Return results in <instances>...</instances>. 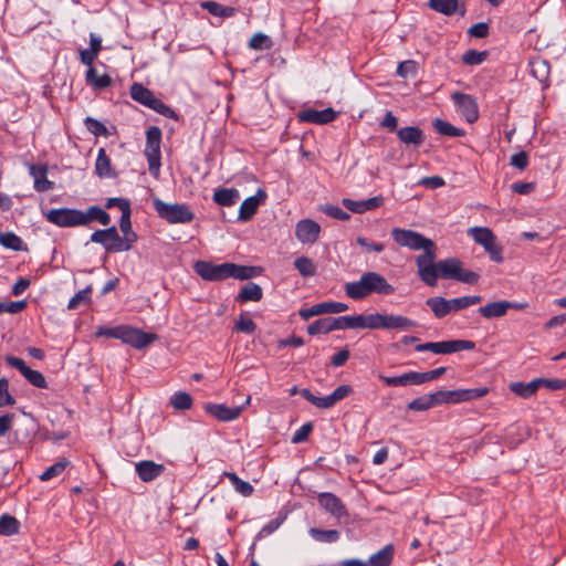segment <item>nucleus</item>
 Listing matches in <instances>:
<instances>
[{
  "label": "nucleus",
  "mask_w": 566,
  "mask_h": 566,
  "mask_svg": "<svg viewBox=\"0 0 566 566\" xmlns=\"http://www.w3.org/2000/svg\"><path fill=\"white\" fill-rule=\"evenodd\" d=\"M86 83L94 90H103L111 85L112 78L107 74H98L96 69L88 67L85 73Z\"/></svg>",
  "instance_id": "nucleus-35"
},
{
  "label": "nucleus",
  "mask_w": 566,
  "mask_h": 566,
  "mask_svg": "<svg viewBox=\"0 0 566 566\" xmlns=\"http://www.w3.org/2000/svg\"><path fill=\"white\" fill-rule=\"evenodd\" d=\"M379 379L387 386L390 387H407V386H417L421 385L420 373L418 371H408L400 376H384L380 375Z\"/></svg>",
  "instance_id": "nucleus-28"
},
{
  "label": "nucleus",
  "mask_w": 566,
  "mask_h": 566,
  "mask_svg": "<svg viewBox=\"0 0 566 566\" xmlns=\"http://www.w3.org/2000/svg\"><path fill=\"white\" fill-rule=\"evenodd\" d=\"M266 193L263 189H258L254 196H251L243 200L239 208L238 219L240 221L250 220L256 212L259 206L264 202Z\"/></svg>",
  "instance_id": "nucleus-25"
},
{
  "label": "nucleus",
  "mask_w": 566,
  "mask_h": 566,
  "mask_svg": "<svg viewBox=\"0 0 566 566\" xmlns=\"http://www.w3.org/2000/svg\"><path fill=\"white\" fill-rule=\"evenodd\" d=\"M193 270L205 281H222L228 277L248 280L255 275L254 268L229 262L213 264L208 261H197Z\"/></svg>",
  "instance_id": "nucleus-3"
},
{
  "label": "nucleus",
  "mask_w": 566,
  "mask_h": 566,
  "mask_svg": "<svg viewBox=\"0 0 566 566\" xmlns=\"http://www.w3.org/2000/svg\"><path fill=\"white\" fill-rule=\"evenodd\" d=\"M97 337H109L122 340L136 349H143L157 339V335L143 332L129 325H117L114 327L98 326L95 331Z\"/></svg>",
  "instance_id": "nucleus-4"
},
{
  "label": "nucleus",
  "mask_w": 566,
  "mask_h": 566,
  "mask_svg": "<svg viewBox=\"0 0 566 566\" xmlns=\"http://www.w3.org/2000/svg\"><path fill=\"white\" fill-rule=\"evenodd\" d=\"M468 33L474 38H485L489 33V25L484 22L475 23L468 30Z\"/></svg>",
  "instance_id": "nucleus-64"
},
{
  "label": "nucleus",
  "mask_w": 566,
  "mask_h": 566,
  "mask_svg": "<svg viewBox=\"0 0 566 566\" xmlns=\"http://www.w3.org/2000/svg\"><path fill=\"white\" fill-rule=\"evenodd\" d=\"M329 317L319 318L307 326L310 335L327 334L332 332Z\"/></svg>",
  "instance_id": "nucleus-51"
},
{
  "label": "nucleus",
  "mask_w": 566,
  "mask_h": 566,
  "mask_svg": "<svg viewBox=\"0 0 566 566\" xmlns=\"http://www.w3.org/2000/svg\"><path fill=\"white\" fill-rule=\"evenodd\" d=\"M6 361L13 368L18 369L23 377L33 386L38 388H45L46 381L44 376L27 366L23 359L14 356H7Z\"/></svg>",
  "instance_id": "nucleus-19"
},
{
  "label": "nucleus",
  "mask_w": 566,
  "mask_h": 566,
  "mask_svg": "<svg viewBox=\"0 0 566 566\" xmlns=\"http://www.w3.org/2000/svg\"><path fill=\"white\" fill-rule=\"evenodd\" d=\"M523 305L510 301H496L479 308V313L488 319L503 317L511 308H522Z\"/></svg>",
  "instance_id": "nucleus-24"
},
{
  "label": "nucleus",
  "mask_w": 566,
  "mask_h": 566,
  "mask_svg": "<svg viewBox=\"0 0 566 566\" xmlns=\"http://www.w3.org/2000/svg\"><path fill=\"white\" fill-rule=\"evenodd\" d=\"M510 164L513 167L523 170L528 165V156L525 151H518L511 156Z\"/></svg>",
  "instance_id": "nucleus-61"
},
{
  "label": "nucleus",
  "mask_w": 566,
  "mask_h": 566,
  "mask_svg": "<svg viewBox=\"0 0 566 566\" xmlns=\"http://www.w3.org/2000/svg\"><path fill=\"white\" fill-rule=\"evenodd\" d=\"M418 326V323L407 316L399 314H386L385 329L408 332Z\"/></svg>",
  "instance_id": "nucleus-29"
},
{
  "label": "nucleus",
  "mask_w": 566,
  "mask_h": 566,
  "mask_svg": "<svg viewBox=\"0 0 566 566\" xmlns=\"http://www.w3.org/2000/svg\"><path fill=\"white\" fill-rule=\"evenodd\" d=\"M541 387L542 380H538L537 378L530 382L516 381L510 384L511 391L525 399L535 395Z\"/></svg>",
  "instance_id": "nucleus-33"
},
{
  "label": "nucleus",
  "mask_w": 566,
  "mask_h": 566,
  "mask_svg": "<svg viewBox=\"0 0 566 566\" xmlns=\"http://www.w3.org/2000/svg\"><path fill=\"white\" fill-rule=\"evenodd\" d=\"M170 403L176 410H188L192 406V398L186 391H177L170 397Z\"/></svg>",
  "instance_id": "nucleus-47"
},
{
  "label": "nucleus",
  "mask_w": 566,
  "mask_h": 566,
  "mask_svg": "<svg viewBox=\"0 0 566 566\" xmlns=\"http://www.w3.org/2000/svg\"><path fill=\"white\" fill-rule=\"evenodd\" d=\"M436 251L422 253L416 258L418 275L428 286H436L438 279L455 280L467 284H475L479 274L462 268L457 258H449L434 262Z\"/></svg>",
  "instance_id": "nucleus-1"
},
{
  "label": "nucleus",
  "mask_w": 566,
  "mask_h": 566,
  "mask_svg": "<svg viewBox=\"0 0 566 566\" xmlns=\"http://www.w3.org/2000/svg\"><path fill=\"white\" fill-rule=\"evenodd\" d=\"M161 130L157 126H151L146 130V146L144 154L148 163L149 172L154 177L159 176L161 166Z\"/></svg>",
  "instance_id": "nucleus-9"
},
{
  "label": "nucleus",
  "mask_w": 566,
  "mask_h": 566,
  "mask_svg": "<svg viewBox=\"0 0 566 566\" xmlns=\"http://www.w3.org/2000/svg\"><path fill=\"white\" fill-rule=\"evenodd\" d=\"M69 465V461L61 460L49 467L41 475V481H49L55 476H59Z\"/></svg>",
  "instance_id": "nucleus-50"
},
{
  "label": "nucleus",
  "mask_w": 566,
  "mask_h": 566,
  "mask_svg": "<svg viewBox=\"0 0 566 566\" xmlns=\"http://www.w3.org/2000/svg\"><path fill=\"white\" fill-rule=\"evenodd\" d=\"M426 305L431 310L436 318H443L453 312L464 310L461 296L450 300L442 296H433L426 301Z\"/></svg>",
  "instance_id": "nucleus-15"
},
{
  "label": "nucleus",
  "mask_w": 566,
  "mask_h": 566,
  "mask_svg": "<svg viewBox=\"0 0 566 566\" xmlns=\"http://www.w3.org/2000/svg\"><path fill=\"white\" fill-rule=\"evenodd\" d=\"M165 470L164 464L156 463L151 460H143L135 463V471L138 478L145 483L156 480Z\"/></svg>",
  "instance_id": "nucleus-22"
},
{
  "label": "nucleus",
  "mask_w": 566,
  "mask_h": 566,
  "mask_svg": "<svg viewBox=\"0 0 566 566\" xmlns=\"http://www.w3.org/2000/svg\"><path fill=\"white\" fill-rule=\"evenodd\" d=\"M250 401L251 397L247 396L243 405L241 406L228 407L223 403H207L205 409L209 415L213 416L219 421L229 422L239 418L242 410L250 403Z\"/></svg>",
  "instance_id": "nucleus-16"
},
{
  "label": "nucleus",
  "mask_w": 566,
  "mask_h": 566,
  "mask_svg": "<svg viewBox=\"0 0 566 566\" xmlns=\"http://www.w3.org/2000/svg\"><path fill=\"white\" fill-rule=\"evenodd\" d=\"M344 290L355 301L364 300L370 294L390 295L395 292L386 277L374 271L365 272L359 280L346 283Z\"/></svg>",
  "instance_id": "nucleus-2"
},
{
  "label": "nucleus",
  "mask_w": 566,
  "mask_h": 566,
  "mask_svg": "<svg viewBox=\"0 0 566 566\" xmlns=\"http://www.w3.org/2000/svg\"><path fill=\"white\" fill-rule=\"evenodd\" d=\"M433 127L436 130L444 136L449 137H460L464 135V132L461 128H458L450 124L449 122L442 120V119H434Z\"/></svg>",
  "instance_id": "nucleus-44"
},
{
  "label": "nucleus",
  "mask_w": 566,
  "mask_h": 566,
  "mask_svg": "<svg viewBox=\"0 0 566 566\" xmlns=\"http://www.w3.org/2000/svg\"><path fill=\"white\" fill-rule=\"evenodd\" d=\"M394 546L391 544L386 545L380 551L376 552L369 557L368 564L371 566H389L394 558Z\"/></svg>",
  "instance_id": "nucleus-36"
},
{
  "label": "nucleus",
  "mask_w": 566,
  "mask_h": 566,
  "mask_svg": "<svg viewBox=\"0 0 566 566\" xmlns=\"http://www.w3.org/2000/svg\"><path fill=\"white\" fill-rule=\"evenodd\" d=\"M348 310V305L342 302H323L307 308H301L298 314L302 319L307 321L313 316L322 314H338Z\"/></svg>",
  "instance_id": "nucleus-18"
},
{
  "label": "nucleus",
  "mask_w": 566,
  "mask_h": 566,
  "mask_svg": "<svg viewBox=\"0 0 566 566\" xmlns=\"http://www.w3.org/2000/svg\"><path fill=\"white\" fill-rule=\"evenodd\" d=\"M386 314L371 313L368 315H357L358 328L385 329Z\"/></svg>",
  "instance_id": "nucleus-32"
},
{
  "label": "nucleus",
  "mask_w": 566,
  "mask_h": 566,
  "mask_svg": "<svg viewBox=\"0 0 566 566\" xmlns=\"http://www.w3.org/2000/svg\"><path fill=\"white\" fill-rule=\"evenodd\" d=\"M213 201L221 207H231L235 205L241 196L234 188H218L213 192Z\"/></svg>",
  "instance_id": "nucleus-31"
},
{
  "label": "nucleus",
  "mask_w": 566,
  "mask_h": 566,
  "mask_svg": "<svg viewBox=\"0 0 566 566\" xmlns=\"http://www.w3.org/2000/svg\"><path fill=\"white\" fill-rule=\"evenodd\" d=\"M311 537L321 543H336L339 539V532L336 530H321L312 527L308 531Z\"/></svg>",
  "instance_id": "nucleus-41"
},
{
  "label": "nucleus",
  "mask_w": 566,
  "mask_h": 566,
  "mask_svg": "<svg viewBox=\"0 0 566 566\" xmlns=\"http://www.w3.org/2000/svg\"><path fill=\"white\" fill-rule=\"evenodd\" d=\"M428 7L431 10L448 17L454 13L463 17L467 12L464 3L459 0H429Z\"/></svg>",
  "instance_id": "nucleus-26"
},
{
  "label": "nucleus",
  "mask_w": 566,
  "mask_h": 566,
  "mask_svg": "<svg viewBox=\"0 0 566 566\" xmlns=\"http://www.w3.org/2000/svg\"><path fill=\"white\" fill-rule=\"evenodd\" d=\"M130 211H124L122 213L120 220H119V229L123 232L124 237L122 238V241H125L128 243L129 249L132 248L133 243L137 240V235L132 230V222H130Z\"/></svg>",
  "instance_id": "nucleus-38"
},
{
  "label": "nucleus",
  "mask_w": 566,
  "mask_h": 566,
  "mask_svg": "<svg viewBox=\"0 0 566 566\" xmlns=\"http://www.w3.org/2000/svg\"><path fill=\"white\" fill-rule=\"evenodd\" d=\"M391 237L400 247H405L413 251L423 250V253L436 251V244L431 239H428L413 230L394 228L391 230Z\"/></svg>",
  "instance_id": "nucleus-7"
},
{
  "label": "nucleus",
  "mask_w": 566,
  "mask_h": 566,
  "mask_svg": "<svg viewBox=\"0 0 566 566\" xmlns=\"http://www.w3.org/2000/svg\"><path fill=\"white\" fill-rule=\"evenodd\" d=\"M475 344L472 340L451 339L442 342H429L416 346L417 352H431L437 355H448L462 350L474 349Z\"/></svg>",
  "instance_id": "nucleus-11"
},
{
  "label": "nucleus",
  "mask_w": 566,
  "mask_h": 566,
  "mask_svg": "<svg viewBox=\"0 0 566 566\" xmlns=\"http://www.w3.org/2000/svg\"><path fill=\"white\" fill-rule=\"evenodd\" d=\"M91 241L99 243L107 252H124L129 250L128 243L122 241L116 227L112 226L104 230H96L91 235Z\"/></svg>",
  "instance_id": "nucleus-14"
},
{
  "label": "nucleus",
  "mask_w": 566,
  "mask_h": 566,
  "mask_svg": "<svg viewBox=\"0 0 566 566\" xmlns=\"http://www.w3.org/2000/svg\"><path fill=\"white\" fill-rule=\"evenodd\" d=\"M14 402L13 397L9 394L7 379H0V407L12 406Z\"/></svg>",
  "instance_id": "nucleus-59"
},
{
  "label": "nucleus",
  "mask_w": 566,
  "mask_h": 566,
  "mask_svg": "<svg viewBox=\"0 0 566 566\" xmlns=\"http://www.w3.org/2000/svg\"><path fill=\"white\" fill-rule=\"evenodd\" d=\"M397 136L401 143L413 147H419L424 140L423 132L417 126L402 127L397 130Z\"/></svg>",
  "instance_id": "nucleus-30"
},
{
  "label": "nucleus",
  "mask_w": 566,
  "mask_h": 566,
  "mask_svg": "<svg viewBox=\"0 0 566 566\" xmlns=\"http://www.w3.org/2000/svg\"><path fill=\"white\" fill-rule=\"evenodd\" d=\"M105 207L107 209L118 207L122 213L124 211H130V203L127 199L124 198H109L107 199Z\"/></svg>",
  "instance_id": "nucleus-62"
},
{
  "label": "nucleus",
  "mask_w": 566,
  "mask_h": 566,
  "mask_svg": "<svg viewBox=\"0 0 566 566\" xmlns=\"http://www.w3.org/2000/svg\"><path fill=\"white\" fill-rule=\"evenodd\" d=\"M434 406H438L434 392L420 396L408 403V408L413 411H426Z\"/></svg>",
  "instance_id": "nucleus-40"
},
{
  "label": "nucleus",
  "mask_w": 566,
  "mask_h": 566,
  "mask_svg": "<svg viewBox=\"0 0 566 566\" xmlns=\"http://www.w3.org/2000/svg\"><path fill=\"white\" fill-rule=\"evenodd\" d=\"M30 176L34 181V189L38 192H45L54 188V182L48 179V168L43 165H31L29 167Z\"/></svg>",
  "instance_id": "nucleus-27"
},
{
  "label": "nucleus",
  "mask_w": 566,
  "mask_h": 566,
  "mask_svg": "<svg viewBox=\"0 0 566 566\" xmlns=\"http://www.w3.org/2000/svg\"><path fill=\"white\" fill-rule=\"evenodd\" d=\"M317 501L322 509L338 520L348 515L345 504L334 493L322 492L317 495Z\"/></svg>",
  "instance_id": "nucleus-20"
},
{
  "label": "nucleus",
  "mask_w": 566,
  "mask_h": 566,
  "mask_svg": "<svg viewBox=\"0 0 566 566\" xmlns=\"http://www.w3.org/2000/svg\"><path fill=\"white\" fill-rule=\"evenodd\" d=\"M153 206L159 218L171 224L189 223L195 219L193 211L186 203H167L154 198Z\"/></svg>",
  "instance_id": "nucleus-5"
},
{
  "label": "nucleus",
  "mask_w": 566,
  "mask_h": 566,
  "mask_svg": "<svg viewBox=\"0 0 566 566\" xmlns=\"http://www.w3.org/2000/svg\"><path fill=\"white\" fill-rule=\"evenodd\" d=\"M321 233V227L311 219H303L296 223L295 237L303 244H313L317 241Z\"/></svg>",
  "instance_id": "nucleus-21"
},
{
  "label": "nucleus",
  "mask_w": 566,
  "mask_h": 566,
  "mask_svg": "<svg viewBox=\"0 0 566 566\" xmlns=\"http://www.w3.org/2000/svg\"><path fill=\"white\" fill-rule=\"evenodd\" d=\"M283 520L282 518H274V520H271L269 523H266L262 528L261 531L256 534V537L255 539L256 541H260L262 539L263 537L268 536V535H271L272 533H274L282 524Z\"/></svg>",
  "instance_id": "nucleus-57"
},
{
  "label": "nucleus",
  "mask_w": 566,
  "mask_h": 566,
  "mask_svg": "<svg viewBox=\"0 0 566 566\" xmlns=\"http://www.w3.org/2000/svg\"><path fill=\"white\" fill-rule=\"evenodd\" d=\"M300 392L304 399H306L316 408L329 409L334 407L338 401L343 400L349 394H352L353 388L349 385H340L331 395L325 397H317L313 395L307 388L302 389Z\"/></svg>",
  "instance_id": "nucleus-13"
},
{
  "label": "nucleus",
  "mask_w": 566,
  "mask_h": 566,
  "mask_svg": "<svg viewBox=\"0 0 566 566\" xmlns=\"http://www.w3.org/2000/svg\"><path fill=\"white\" fill-rule=\"evenodd\" d=\"M331 319V329L337 331V329H346V328H358L357 325V315L353 316H338V317H329Z\"/></svg>",
  "instance_id": "nucleus-45"
},
{
  "label": "nucleus",
  "mask_w": 566,
  "mask_h": 566,
  "mask_svg": "<svg viewBox=\"0 0 566 566\" xmlns=\"http://www.w3.org/2000/svg\"><path fill=\"white\" fill-rule=\"evenodd\" d=\"M489 392L488 387L457 389V390H439L436 391V401L439 405H455L464 401H471L484 397Z\"/></svg>",
  "instance_id": "nucleus-10"
},
{
  "label": "nucleus",
  "mask_w": 566,
  "mask_h": 566,
  "mask_svg": "<svg viewBox=\"0 0 566 566\" xmlns=\"http://www.w3.org/2000/svg\"><path fill=\"white\" fill-rule=\"evenodd\" d=\"M337 117V112L332 107L316 111L307 108L298 113V119L304 123H312L317 125H324L333 122Z\"/></svg>",
  "instance_id": "nucleus-23"
},
{
  "label": "nucleus",
  "mask_w": 566,
  "mask_h": 566,
  "mask_svg": "<svg viewBox=\"0 0 566 566\" xmlns=\"http://www.w3.org/2000/svg\"><path fill=\"white\" fill-rule=\"evenodd\" d=\"M84 124L86 129L94 136H107L108 134L106 126L93 117H86Z\"/></svg>",
  "instance_id": "nucleus-52"
},
{
  "label": "nucleus",
  "mask_w": 566,
  "mask_h": 566,
  "mask_svg": "<svg viewBox=\"0 0 566 566\" xmlns=\"http://www.w3.org/2000/svg\"><path fill=\"white\" fill-rule=\"evenodd\" d=\"M262 296L263 292L261 286L256 283L250 282L241 289L237 300L240 302H258Z\"/></svg>",
  "instance_id": "nucleus-37"
},
{
  "label": "nucleus",
  "mask_w": 566,
  "mask_h": 566,
  "mask_svg": "<svg viewBox=\"0 0 566 566\" xmlns=\"http://www.w3.org/2000/svg\"><path fill=\"white\" fill-rule=\"evenodd\" d=\"M322 211L337 220L345 221L349 219V214L337 206L327 205L322 209Z\"/></svg>",
  "instance_id": "nucleus-58"
},
{
  "label": "nucleus",
  "mask_w": 566,
  "mask_h": 566,
  "mask_svg": "<svg viewBox=\"0 0 566 566\" xmlns=\"http://www.w3.org/2000/svg\"><path fill=\"white\" fill-rule=\"evenodd\" d=\"M130 97L135 102L155 111L163 116L168 118H177V115L172 108L166 105L161 99L157 98L150 90L140 83H134L130 86Z\"/></svg>",
  "instance_id": "nucleus-6"
},
{
  "label": "nucleus",
  "mask_w": 566,
  "mask_h": 566,
  "mask_svg": "<svg viewBox=\"0 0 566 566\" xmlns=\"http://www.w3.org/2000/svg\"><path fill=\"white\" fill-rule=\"evenodd\" d=\"M342 203L347 210H349L354 213L360 214V213L368 211L366 200L357 201V200L345 198V199H343Z\"/></svg>",
  "instance_id": "nucleus-56"
},
{
  "label": "nucleus",
  "mask_w": 566,
  "mask_h": 566,
  "mask_svg": "<svg viewBox=\"0 0 566 566\" xmlns=\"http://www.w3.org/2000/svg\"><path fill=\"white\" fill-rule=\"evenodd\" d=\"M20 522L12 515L3 514L0 516V534L11 536L19 533Z\"/></svg>",
  "instance_id": "nucleus-42"
},
{
  "label": "nucleus",
  "mask_w": 566,
  "mask_h": 566,
  "mask_svg": "<svg viewBox=\"0 0 566 566\" xmlns=\"http://www.w3.org/2000/svg\"><path fill=\"white\" fill-rule=\"evenodd\" d=\"M451 98L468 123H474L479 118L478 104L471 95L455 92Z\"/></svg>",
  "instance_id": "nucleus-17"
},
{
  "label": "nucleus",
  "mask_w": 566,
  "mask_h": 566,
  "mask_svg": "<svg viewBox=\"0 0 566 566\" xmlns=\"http://www.w3.org/2000/svg\"><path fill=\"white\" fill-rule=\"evenodd\" d=\"M313 429V424L311 422H306L302 424L293 434L292 442L293 443H301L305 441L308 438V434L311 433Z\"/></svg>",
  "instance_id": "nucleus-60"
},
{
  "label": "nucleus",
  "mask_w": 566,
  "mask_h": 566,
  "mask_svg": "<svg viewBox=\"0 0 566 566\" xmlns=\"http://www.w3.org/2000/svg\"><path fill=\"white\" fill-rule=\"evenodd\" d=\"M45 219L60 228H74L85 226L83 211L73 208L51 209L45 214Z\"/></svg>",
  "instance_id": "nucleus-12"
},
{
  "label": "nucleus",
  "mask_w": 566,
  "mask_h": 566,
  "mask_svg": "<svg viewBox=\"0 0 566 566\" xmlns=\"http://www.w3.org/2000/svg\"><path fill=\"white\" fill-rule=\"evenodd\" d=\"M356 242L357 244H359L360 247L363 248H366L367 251H373V252H377V253H380L384 251L385 249V245L380 242H369L366 238L364 237H357L356 239Z\"/></svg>",
  "instance_id": "nucleus-63"
},
{
  "label": "nucleus",
  "mask_w": 566,
  "mask_h": 566,
  "mask_svg": "<svg viewBox=\"0 0 566 566\" xmlns=\"http://www.w3.org/2000/svg\"><path fill=\"white\" fill-rule=\"evenodd\" d=\"M0 244L12 251H27L28 248L20 237L13 232L0 233Z\"/></svg>",
  "instance_id": "nucleus-39"
},
{
  "label": "nucleus",
  "mask_w": 566,
  "mask_h": 566,
  "mask_svg": "<svg viewBox=\"0 0 566 566\" xmlns=\"http://www.w3.org/2000/svg\"><path fill=\"white\" fill-rule=\"evenodd\" d=\"M486 55L485 51L469 50L462 55V61L468 65H479L486 59Z\"/></svg>",
  "instance_id": "nucleus-54"
},
{
  "label": "nucleus",
  "mask_w": 566,
  "mask_h": 566,
  "mask_svg": "<svg viewBox=\"0 0 566 566\" xmlns=\"http://www.w3.org/2000/svg\"><path fill=\"white\" fill-rule=\"evenodd\" d=\"M295 269L304 277L313 276L316 273V265L312 259L300 256L294 261Z\"/></svg>",
  "instance_id": "nucleus-46"
},
{
  "label": "nucleus",
  "mask_w": 566,
  "mask_h": 566,
  "mask_svg": "<svg viewBox=\"0 0 566 566\" xmlns=\"http://www.w3.org/2000/svg\"><path fill=\"white\" fill-rule=\"evenodd\" d=\"M255 328H256L255 323L251 318L245 317L243 315H240V317L238 318V321L234 324L235 331L242 332L245 334H252L255 331Z\"/></svg>",
  "instance_id": "nucleus-55"
},
{
  "label": "nucleus",
  "mask_w": 566,
  "mask_h": 566,
  "mask_svg": "<svg viewBox=\"0 0 566 566\" xmlns=\"http://www.w3.org/2000/svg\"><path fill=\"white\" fill-rule=\"evenodd\" d=\"M91 293H92V287L91 286H86L85 289L78 291L70 301H69V304H67V308L69 310H75L81 304H88L90 301H91Z\"/></svg>",
  "instance_id": "nucleus-49"
},
{
  "label": "nucleus",
  "mask_w": 566,
  "mask_h": 566,
  "mask_svg": "<svg viewBox=\"0 0 566 566\" xmlns=\"http://www.w3.org/2000/svg\"><path fill=\"white\" fill-rule=\"evenodd\" d=\"M95 172L99 178H111L114 177L111 159L106 154L104 148H99L95 161Z\"/></svg>",
  "instance_id": "nucleus-34"
},
{
  "label": "nucleus",
  "mask_w": 566,
  "mask_h": 566,
  "mask_svg": "<svg viewBox=\"0 0 566 566\" xmlns=\"http://www.w3.org/2000/svg\"><path fill=\"white\" fill-rule=\"evenodd\" d=\"M224 474L231 482L234 490L238 493H240L241 495L250 496L253 493V491H254L253 486L249 482L241 480L235 473L226 472Z\"/></svg>",
  "instance_id": "nucleus-43"
},
{
  "label": "nucleus",
  "mask_w": 566,
  "mask_h": 566,
  "mask_svg": "<svg viewBox=\"0 0 566 566\" xmlns=\"http://www.w3.org/2000/svg\"><path fill=\"white\" fill-rule=\"evenodd\" d=\"M468 234L475 243L483 247L493 262H503V248L497 243V239L490 228L473 227L468 230Z\"/></svg>",
  "instance_id": "nucleus-8"
},
{
  "label": "nucleus",
  "mask_w": 566,
  "mask_h": 566,
  "mask_svg": "<svg viewBox=\"0 0 566 566\" xmlns=\"http://www.w3.org/2000/svg\"><path fill=\"white\" fill-rule=\"evenodd\" d=\"M201 8L216 17H230L233 13L232 8L223 7L214 1H203Z\"/></svg>",
  "instance_id": "nucleus-48"
},
{
  "label": "nucleus",
  "mask_w": 566,
  "mask_h": 566,
  "mask_svg": "<svg viewBox=\"0 0 566 566\" xmlns=\"http://www.w3.org/2000/svg\"><path fill=\"white\" fill-rule=\"evenodd\" d=\"M249 46L253 50L270 49L272 46L271 39L264 33H255L249 41Z\"/></svg>",
  "instance_id": "nucleus-53"
}]
</instances>
